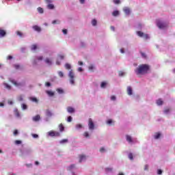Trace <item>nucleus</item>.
Segmentation results:
<instances>
[{
    "label": "nucleus",
    "instance_id": "nucleus-47",
    "mask_svg": "<svg viewBox=\"0 0 175 175\" xmlns=\"http://www.w3.org/2000/svg\"><path fill=\"white\" fill-rule=\"evenodd\" d=\"M68 122H72V116H69L67 119Z\"/></svg>",
    "mask_w": 175,
    "mask_h": 175
},
{
    "label": "nucleus",
    "instance_id": "nucleus-48",
    "mask_svg": "<svg viewBox=\"0 0 175 175\" xmlns=\"http://www.w3.org/2000/svg\"><path fill=\"white\" fill-rule=\"evenodd\" d=\"M14 66L15 69H20V65H18V64H15Z\"/></svg>",
    "mask_w": 175,
    "mask_h": 175
},
{
    "label": "nucleus",
    "instance_id": "nucleus-31",
    "mask_svg": "<svg viewBox=\"0 0 175 175\" xmlns=\"http://www.w3.org/2000/svg\"><path fill=\"white\" fill-rule=\"evenodd\" d=\"M38 12H39L41 14H43V12H44L43 8L40 7L38 8Z\"/></svg>",
    "mask_w": 175,
    "mask_h": 175
},
{
    "label": "nucleus",
    "instance_id": "nucleus-57",
    "mask_svg": "<svg viewBox=\"0 0 175 175\" xmlns=\"http://www.w3.org/2000/svg\"><path fill=\"white\" fill-rule=\"evenodd\" d=\"M111 100H116V96H111Z\"/></svg>",
    "mask_w": 175,
    "mask_h": 175
},
{
    "label": "nucleus",
    "instance_id": "nucleus-58",
    "mask_svg": "<svg viewBox=\"0 0 175 175\" xmlns=\"http://www.w3.org/2000/svg\"><path fill=\"white\" fill-rule=\"evenodd\" d=\"M119 76H124V72L120 71L119 72Z\"/></svg>",
    "mask_w": 175,
    "mask_h": 175
},
{
    "label": "nucleus",
    "instance_id": "nucleus-62",
    "mask_svg": "<svg viewBox=\"0 0 175 175\" xmlns=\"http://www.w3.org/2000/svg\"><path fill=\"white\" fill-rule=\"evenodd\" d=\"M78 72H83V68L81 67H79L78 68Z\"/></svg>",
    "mask_w": 175,
    "mask_h": 175
},
{
    "label": "nucleus",
    "instance_id": "nucleus-6",
    "mask_svg": "<svg viewBox=\"0 0 175 175\" xmlns=\"http://www.w3.org/2000/svg\"><path fill=\"white\" fill-rule=\"evenodd\" d=\"M137 34L140 38H144L145 39H148V34H144V33H143V31H139L137 32Z\"/></svg>",
    "mask_w": 175,
    "mask_h": 175
},
{
    "label": "nucleus",
    "instance_id": "nucleus-49",
    "mask_svg": "<svg viewBox=\"0 0 175 175\" xmlns=\"http://www.w3.org/2000/svg\"><path fill=\"white\" fill-rule=\"evenodd\" d=\"M112 122H113V120H109L107 121V124H108V125H110V124H112Z\"/></svg>",
    "mask_w": 175,
    "mask_h": 175
},
{
    "label": "nucleus",
    "instance_id": "nucleus-12",
    "mask_svg": "<svg viewBox=\"0 0 175 175\" xmlns=\"http://www.w3.org/2000/svg\"><path fill=\"white\" fill-rule=\"evenodd\" d=\"M126 139L129 143H133V139H132V137L131 135H126Z\"/></svg>",
    "mask_w": 175,
    "mask_h": 175
},
{
    "label": "nucleus",
    "instance_id": "nucleus-45",
    "mask_svg": "<svg viewBox=\"0 0 175 175\" xmlns=\"http://www.w3.org/2000/svg\"><path fill=\"white\" fill-rule=\"evenodd\" d=\"M5 86L6 88H8V90H10V88H12V86H10V85H8V83H5Z\"/></svg>",
    "mask_w": 175,
    "mask_h": 175
},
{
    "label": "nucleus",
    "instance_id": "nucleus-63",
    "mask_svg": "<svg viewBox=\"0 0 175 175\" xmlns=\"http://www.w3.org/2000/svg\"><path fill=\"white\" fill-rule=\"evenodd\" d=\"M79 65H80L81 66L83 65V62H78Z\"/></svg>",
    "mask_w": 175,
    "mask_h": 175
},
{
    "label": "nucleus",
    "instance_id": "nucleus-22",
    "mask_svg": "<svg viewBox=\"0 0 175 175\" xmlns=\"http://www.w3.org/2000/svg\"><path fill=\"white\" fill-rule=\"evenodd\" d=\"M75 167H76V165L72 164L68 167V170H72V169H75Z\"/></svg>",
    "mask_w": 175,
    "mask_h": 175
},
{
    "label": "nucleus",
    "instance_id": "nucleus-17",
    "mask_svg": "<svg viewBox=\"0 0 175 175\" xmlns=\"http://www.w3.org/2000/svg\"><path fill=\"white\" fill-rule=\"evenodd\" d=\"M120 14V12L118 10H115L112 13V15L114 16V17H117V16H119Z\"/></svg>",
    "mask_w": 175,
    "mask_h": 175
},
{
    "label": "nucleus",
    "instance_id": "nucleus-61",
    "mask_svg": "<svg viewBox=\"0 0 175 175\" xmlns=\"http://www.w3.org/2000/svg\"><path fill=\"white\" fill-rule=\"evenodd\" d=\"M104 151H105V148H101L100 149V152H104Z\"/></svg>",
    "mask_w": 175,
    "mask_h": 175
},
{
    "label": "nucleus",
    "instance_id": "nucleus-59",
    "mask_svg": "<svg viewBox=\"0 0 175 175\" xmlns=\"http://www.w3.org/2000/svg\"><path fill=\"white\" fill-rule=\"evenodd\" d=\"M144 170H148V165L144 166Z\"/></svg>",
    "mask_w": 175,
    "mask_h": 175
},
{
    "label": "nucleus",
    "instance_id": "nucleus-60",
    "mask_svg": "<svg viewBox=\"0 0 175 175\" xmlns=\"http://www.w3.org/2000/svg\"><path fill=\"white\" fill-rule=\"evenodd\" d=\"M157 174H162V171L161 170H158Z\"/></svg>",
    "mask_w": 175,
    "mask_h": 175
},
{
    "label": "nucleus",
    "instance_id": "nucleus-46",
    "mask_svg": "<svg viewBox=\"0 0 175 175\" xmlns=\"http://www.w3.org/2000/svg\"><path fill=\"white\" fill-rule=\"evenodd\" d=\"M17 135H18V130H14V135L17 136Z\"/></svg>",
    "mask_w": 175,
    "mask_h": 175
},
{
    "label": "nucleus",
    "instance_id": "nucleus-32",
    "mask_svg": "<svg viewBox=\"0 0 175 175\" xmlns=\"http://www.w3.org/2000/svg\"><path fill=\"white\" fill-rule=\"evenodd\" d=\"M31 100H32V102H35L36 103H38V98H36L35 97H32L31 98Z\"/></svg>",
    "mask_w": 175,
    "mask_h": 175
},
{
    "label": "nucleus",
    "instance_id": "nucleus-35",
    "mask_svg": "<svg viewBox=\"0 0 175 175\" xmlns=\"http://www.w3.org/2000/svg\"><path fill=\"white\" fill-rule=\"evenodd\" d=\"M36 49H38V45L36 44H33L31 46V50H36Z\"/></svg>",
    "mask_w": 175,
    "mask_h": 175
},
{
    "label": "nucleus",
    "instance_id": "nucleus-40",
    "mask_svg": "<svg viewBox=\"0 0 175 175\" xmlns=\"http://www.w3.org/2000/svg\"><path fill=\"white\" fill-rule=\"evenodd\" d=\"M141 55L142 57V58H147V55H146V53L141 52Z\"/></svg>",
    "mask_w": 175,
    "mask_h": 175
},
{
    "label": "nucleus",
    "instance_id": "nucleus-24",
    "mask_svg": "<svg viewBox=\"0 0 175 175\" xmlns=\"http://www.w3.org/2000/svg\"><path fill=\"white\" fill-rule=\"evenodd\" d=\"M57 92H58V94H64V90L61 89V88H57L56 90Z\"/></svg>",
    "mask_w": 175,
    "mask_h": 175
},
{
    "label": "nucleus",
    "instance_id": "nucleus-51",
    "mask_svg": "<svg viewBox=\"0 0 175 175\" xmlns=\"http://www.w3.org/2000/svg\"><path fill=\"white\" fill-rule=\"evenodd\" d=\"M15 144H21V140H16Z\"/></svg>",
    "mask_w": 175,
    "mask_h": 175
},
{
    "label": "nucleus",
    "instance_id": "nucleus-44",
    "mask_svg": "<svg viewBox=\"0 0 175 175\" xmlns=\"http://www.w3.org/2000/svg\"><path fill=\"white\" fill-rule=\"evenodd\" d=\"M22 109L23 110H27V105L22 104Z\"/></svg>",
    "mask_w": 175,
    "mask_h": 175
},
{
    "label": "nucleus",
    "instance_id": "nucleus-41",
    "mask_svg": "<svg viewBox=\"0 0 175 175\" xmlns=\"http://www.w3.org/2000/svg\"><path fill=\"white\" fill-rule=\"evenodd\" d=\"M15 115H16V117H20V113L18 112V110H16L15 111Z\"/></svg>",
    "mask_w": 175,
    "mask_h": 175
},
{
    "label": "nucleus",
    "instance_id": "nucleus-1",
    "mask_svg": "<svg viewBox=\"0 0 175 175\" xmlns=\"http://www.w3.org/2000/svg\"><path fill=\"white\" fill-rule=\"evenodd\" d=\"M150 70V66L148 64H141L135 69V72L136 75H146L148 73Z\"/></svg>",
    "mask_w": 175,
    "mask_h": 175
},
{
    "label": "nucleus",
    "instance_id": "nucleus-36",
    "mask_svg": "<svg viewBox=\"0 0 175 175\" xmlns=\"http://www.w3.org/2000/svg\"><path fill=\"white\" fill-rule=\"evenodd\" d=\"M169 111H170V108H165V110H164L165 114H167V113H169Z\"/></svg>",
    "mask_w": 175,
    "mask_h": 175
},
{
    "label": "nucleus",
    "instance_id": "nucleus-37",
    "mask_svg": "<svg viewBox=\"0 0 175 175\" xmlns=\"http://www.w3.org/2000/svg\"><path fill=\"white\" fill-rule=\"evenodd\" d=\"M83 136L85 137H90V134L88 133V132L86 131L83 133Z\"/></svg>",
    "mask_w": 175,
    "mask_h": 175
},
{
    "label": "nucleus",
    "instance_id": "nucleus-9",
    "mask_svg": "<svg viewBox=\"0 0 175 175\" xmlns=\"http://www.w3.org/2000/svg\"><path fill=\"white\" fill-rule=\"evenodd\" d=\"M123 10L125 14H126L127 16H129V14H131V10L129 9V8L126 7L123 9Z\"/></svg>",
    "mask_w": 175,
    "mask_h": 175
},
{
    "label": "nucleus",
    "instance_id": "nucleus-55",
    "mask_svg": "<svg viewBox=\"0 0 175 175\" xmlns=\"http://www.w3.org/2000/svg\"><path fill=\"white\" fill-rule=\"evenodd\" d=\"M7 59H13V56L8 55V57H7Z\"/></svg>",
    "mask_w": 175,
    "mask_h": 175
},
{
    "label": "nucleus",
    "instance_id": "nucleus-43",
    "mask_svg": "<svg viewBox=\"0 0 175 175\" xmlns=\"http://www.w3.org/2000/svg\"><path fill=\"white\" fill-rule=\"evenodd\" d=\"M58 75H59V77H64V72H62V71H59L58 72Z\"/></svg>",
    "mask_w": 175,
    "mask_h": 175
},
{
    "label": "nucleus",
    "instance_id": "nucleus-19",
    "mask_svg": "<svg viewBox=\"0 0 175 175\" xmlns=\"http://www.w3.org/2000/svg\"><path fill=\"white\" fill-rule=\"evenodd\" d=\"M46 94L49 95V96H54V92L50 90H47Z\"/></svg>",
    "mask_w": 175,
    "mask_h": 175
},
{
    "label": "nucleus",
    "instance_id": "nucleus-8",
    "mask_svg": "<svg viewBox=\"0 0 175 175\" xmlns=\"http://www.w3.org/2000/svg\"><path fill=\"white\" fill-rule=\"evenodd\" d=\"M4 36H6V31L0 28V38H4Z\"/></svg>",
    "mask_w": 175,
    "mask_h": 175
},
{
    "label": "nucleus",
    "instance_id": "nucleus-52",
    "mask_svg": "<svg viewBox=\"0 0 175 175\" xmlns=\"http://www.w3.org/2000/svg\"><path fill=\"white\" fill-rule=\"evenodd\" d=\"M32 136L34 137V139L39 137V135H38V134H32Z\"/></svg>",
    "mask_w": 175,
    "mask_h": 175
},
{
    "label": "nucleus",
    "instance_id": "nucleus-34",
    "mask_svg": "<svg viewBox=\"0 0 175 175\" xmlns=\"http://www.w3.org/2000/svg\"><path fill=\"white\" fill-rule=\"evenodd\" d=\"M88 69H89V70L92 72V70H94V67L93 65H90V66H89Z\"/></svg>",
    "mask_w": 175,
    "mask_h": 175
},
{
    "label": "nucleus",
    "instance_id": "nucleus-4",
    "mask_svg": "<svg viewBox=\"0 0 175 175\" xmlns=\"http://www.w3.org/2000/svg\"><path fill=\"white\" fill-rule=\"evenodd\" d=\"M88 126L90 131H94V129H95V124H94V121H92V118H89Z\"/></svg>",
    "mask_w": 175,
    "mask_h": 175
},
{
    "label": "nucleus",
    "instance_id": "nucleus-29",
    "mask_svg": "<svg viewBox=\"0 0 175 175\" xmlns=\"http://www.w3.org/2000/svg\"><path fill=\"white\" fill-rule=\"evenodd\" d=\"M47 8L48 9L53 10L54 9V5L53 4H48Z\"/></svg>",
    "mask_w": 175,
    "mask_h": 175
},
{
    "label": "nucleus",
    "instance_id": "nucleus-42",
    "mask_svg": "<svg viewBox=\"0 0 175 175\" xmlns=\"http://www.w3.org/2000/svg\"><path fill=\"white\" fill-rule=\"evenodd\" d=\"M38 61H42L43 60V56H38L37 57Z\"/></svg>",
    "mask_w": 175,
    "mask_h": 175
},
{
    "label": "nucleus",
    "instance_id": "nucleus-11",
    "mask_svg": "<svg viewBox=\"0 0 175 175\" xmlns=\"http://www.w3.org/2000/svg\"><path fill=\"white\" fill-rule=\"evenodd\" d=\"M33 29H34V31H36L37 32H40V31H42V29L40 28V27L38 25L33 26Z\"/></svg>",
    "mask_w": 175,
    "mask_h": 175
},
{
    "label": "nucleus",
    "instance_id": "nucleus-23",
    "mask_svg": "<svg viewBox=\"0 0 175 175\" xmlns=\"http://www.w3.org/2000/svg\"><path fill=\"white\" fill-rule=\"evenodd\" d=\"M113 2L115 5H120V3H121V0H113Z\"/></svg>",
    "mask_w": 175,
    "mask_h": 175
},
{
    "label": "nucleus",
    "instance_id": "nucleus-50",
    "mask_svg": "<svg viewBox=\"0 0 175 175\" xmlns=\"http://www.w3.org/2000/svg\"><path fill=\"white\" fill-rule=\"evenodd\" d=\"M62 32H63V33L64 34V35H66V33H68V30L67 29H63L62 30Z\"/></svg>",
    "mask_w": 175,
    "mask_h": 175
},
{
    "label": "nucleus",
    "instance_id": "nucleus-54",
    "mask_svg": "<svg viewBox=\"0 0 175 175\" xmlns=\"http://www.w3.org/2000/svg\"><path fill=\"white\" fill-rule=\"evenodd\" d=\"M51 85V83H50V82H46V87H50Z\"/></svg>",
    "mask_w": 175,
    "mask_h": 175
},
{
    "label": "nucleus",
    "instance_id": "nucleus-5",
    "mask_svg": "<svg viewBox=\"0 0 175 175\" xmlns=\"http://www.w3.org/2000/svg\"><path fill=\"white\" fill-rule=\"evenodd\" d=\"M49 136H51V137H54V136L55 137H59L61 136V134L59 133V132L58 131H51L48 133Z\"/></svg>",
    "mask_w": 175,
    "mask_h": 175
},
{
    "label": "nucleus",
    "instance_id": "nucleus-15",
    "mask_svg": "<svg viewBox=\"0 0 175 175\" xmlns=\"http://www.w3.org/2000/svg\"><path fill=\"white\" fill-rule=\"evenodd\" d=\"M83 161H85V155H79V162L81 163Z\"/></svg>",
    "mask_w": 175,
    "mask_h": 175
},
{
    "label": "nucleus",
    "instance_id": "nucleus-38",
    "mask_svg": "<svg viewBox=\"0 0 175 175\" xmlns=\"http://www.w3.org/2000/svg\"><path fill=\"white\" fill-rule=\"evenodd\" d=\"M76 128L77 129H81V128H83V125H81V124H77Z\"/></svg>",
    "mask_w": 175,
    "mask_h": 175
},
{
    "label": "nucleus",
    "instance_id": "nucleus-14",
    "mask_svg": "<svg viewBox=\"0 0 175 175\" xmlns=\"http://www.w3.org/2000/svg\"><path fill=\"white\" fill-rule=\"evenodd\" d=\"M59 129L60 132H64V131H65V127L64 126V124H59Z\"/></svg>",
    "mask_w": 175,
    "mask_h": 175
},
{
    "label": "nucleus",
    "instance_id": "nucleus-21",
    "mask_svg": "<svg viewBox=\"0 0 175 175\" xmlns=\"http://www.w3.org/2000/svg\"><path fill=\"white\" fill-rule=\"evenodd\" d=\"M46 114L47 117H51V116H53V113H51L50 111V110H49V109L46 110Z\"/></svg>",
    "mask_w": 175,
    "mask_h": 175
},
{
    "label": "nucleus",
    "instance_id": "nucleus-20",
    "mask_svg": "<svg viewBox=\"0 0 175 175\" xmlns=\"http://www.w3.org/2000/svg\"><path fill=\"white\" fill-rule=\"evenodd\" d=\"M65 68L66 69H67L68 70H70L72 68V66L68 63H66L65 64Z\"/></svg>",
    "mask_w": 175,
    "mask_h": 175
},
{
    "label": "nucleus",
    "instance_id": "nucleus-7",
    "mask_svg": "<svg viewBox=\"0 0 175 175\" xmlns=\"http://www.w3.org/2000/svg\"><path fill=\"white\" fill-rule=\"evenodd\" d=\"M10 82L14 84V85H15V87H21V85H23V83H17V81L12 79L10 80Z\"/></svg>",
    "mask_w": 175,
    "mask_h": 175
},
{
    "label": "nucleus",
    "instance_id": "nucleus-10",
    "mask_svg": "<svg viewBox=\"0 0 175 175\" xmlns=\"http://www.w3.org/2000/svg\"><path fill=\"white\" fill-rule=\"evenodd\" d=\"M40 120V115H36V116L33 117V121L35 122H38V121Z\"/></svg>",
    "mask_w": 175,
    "mask_h": 175
},
{
    "label": "nucleus",
    "instance_id": "nucleus-16",
    "mask_svg": "<svg viewBox=\"0 0 175 175\" xmlns=\"http://www.w3.org/2000/svg\"><path fill=\"white\" fill-rule=\"evenodd\" d=\"M67 111L68 113H75V109L73 107H68L67 108Z\"/></svg>",
    "mask_w": 175,
    "mask_h": 175
},
{
    "label": "nucleus",
    "instance_id": "nucleus-39",
    "mask_svg": "<svg viewBox=\"0 0 175 175\" xmlns=\"http://www.w3.org/2000/svg\"><path fill=\"white\" fill-rule=\"evenodd\" d=\"M16 35L21 38V36H23V33H21V31H16Z\"/></svg>",
    "mask_w": 175,
    "mask_h": 175
},
{
    "label": "nucleus",
    "instance_id": "nucleus-26",
    "mask_svg": "<svg viewBox=\"0 0 175 175\" xmlns=\"http://www.w3.org/2000/svg\"><path fill=\"white\" fill-rule=\"evenodd\" d=\"M45 62H46V64H47L48 65H51V60H50V59H49V58H46V59H45Z\"/></svg>",
    "mask_w": 175,
    "mask_h": 175
},
{
    "label": "nucleus",
    "instance_id": "nucleus-3",
    "mask_svg": "<svg viewBox=\"0 0 175 175\" xmlns=\"http://www.w3.org/2000/svg\"><path fill=\"white\" fill-rule=\"evenodd\" d=\"M157 25L160 29H163V28H166V27H167V23H162L161 21H157Z\"/></svg>",
    "mask_w": 175,
    "mask_h": 175
},
{
    "label": "nucleus",
    "instance_id": "nucleus-18",
    "mask_svg": "<svg viewBox=\"0 0 175 175\" xmlns=\"http://www.w3.org/2000/svg\"><path fill=\"white\" fill-rule=\"evenodd\" d=\"M157 105H158V106L163 105V101L162 100V99L159 98V100H157Z\"/></svg>",
    "mask_w": 175,
    "mask_h": 175
},
{
    "label": "nucleus",
    "instance_id": "nucleus-27",
    "mask_svg": "<svg viewBox=\"0 0 175 175\" xmlns=\"http://www.w3.org/2000/svg\"><path fill=\"white\" fill-rule=\"evenodd\" d=\"M60 144H64V143H68V139H62L59 142Z\"/></svg>",
    "mask_w": 175,
    "mask_h": 175
},
{
    "label": "nucleus",
    "instance_id": "nucleus-33",
    "mask_svg": "<svg viewBox=\"0 0 175 175\" xmlns=\"http://www.w3.org/2000/svg\"><path fill=\"white\" fill-rule=\"evenodd\" d=\"M96 24H97V21H96L95 19H93V20L92 21V25L94 27H95V25H96Z\"/></svg>",
    "mask_w": 175,
    "mask_h": 175
},
{
    "label": "nucleus",
    "instance_id": "nucleus-28",
    "mask_svg": "<svg viewBox=\"0 0 175 175\" xmlns=\"http://www.w3.org/2000/svg\"><path fill=\"white\" fill-rule=\"evenodd\" d=\"M161 137V133H156V135H154V139H159Z\"/></svg>",
    "mask_w": 175,
    "mask_h": 175
},
{
    "label": "nucleus",
    "instance_id": "nucleus-56",
    "mask_svg": "<svg viewBox=\"0 0 175 175\" xmlns=\"http://www.w3.org/2000/svg\"><path fill=\"white\" fill-rule=\"evenodd\" d=\"M59 57L60 58V59H64V55H59Z\"/></svg>",
    "mask_w": 175,
    "mask_h": 175
},
{
    "label": "nucleus",
    "instance_id": "nucleus-2",
    "mask_svg": "<svg viewBox=\"0 0 175 175\" xmlns=\"http://www.w3.org/2000/svg\"><path fill=\"white\" fill-rule=\"evenodd\" d=\"M68 77H70V84L75 85V72H73V70H70L68 73Z\"/></svg>",
    "mask_w": 175,
    "mask_h": 175
},
{
    "label": "nucleus",
    "instance_id": "nucleus-25",
    "mask_svg": "<svg viewBox=\"0 0 175 175\" xmlns=\"http://www.w3.org/2000/svg\"><path fill=\"white\" fill-rule=\"evenodd\" d=\"M107 83L106 82H102L100 84L101 88H105Z\"/></svg>",
    "mask_w": 175,
    "mask_h": 175
},
{
    "label": "nucleus",
    "instance_id": "nucleus-13",
    "mask_svg": "<svg viewBox=\"0 0 175 175\" xmlns=\"http://www.w3.org/2000/svg\"><path fill=\"white\" fill-rule=\"evenodd\" d=\"M127 94H128V95L133 94V90H132V88L131 86L127 87Z\"/></svg>",
    "mask_w": 175,
    "mask_h": 175
},
{
    "label": "nucleus",
    "instance_id": "nucleus-64",
    "mask_svg": "<svg viewBox=\"0 0 175 175\" xmlns=\"http://www.w3.org/2000/svg\"><path fill=\"white\" fill-rule=\"evenodd\" d=\"M8 105H13V101L8 100Z\"/></svg>",
    "mask_w": 175,
    "mask_h": 175
},
{
    "label": "nucleus",
    "instance_id": "nucleus-30",
    "mask_svg": "<svg viewBox=\"0 0 175 175\" xmlns=\"http://www.w3.org/2000/svg\"><path fill=\"white\" fill-rule=\"evenodd\" d=\"M129 158L131 161H133V154L129 153Z\"/></svg>",
    "mask_w": 175,
    "mask_h": 175
},
{
    "label": "nucleus",
    "instance_id": "nucleus-53",
    "mask_svg": "<svg viewBox=\"0 0 175 175\" xmlns=\"http://www.w3.org/2000/svg\"><path fill=\"white\" fill-rule=\"evenodd\" d=\"M18 100H19V102H23V96H19L18 97Z\"/></svg>",
    "mask_w": 175,
    "mask_h": 175
}]
</instances>
